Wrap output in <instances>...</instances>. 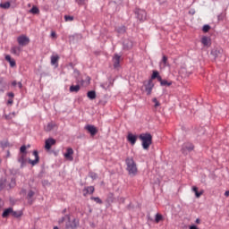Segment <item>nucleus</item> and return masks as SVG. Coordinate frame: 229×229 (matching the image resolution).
Instances as JSON below:
<instances>
[{"instance_id":"obj_1","label":"nucleus","mask_w":229,"mask_h":229,"mask_svg":"<svg viewBox=\"0 0 229 229\" xmlns=\"http://www.w3.org/2000/svg\"><path fill=\"white\" fill-rule=\"evenodd\" d=\"M125 164L127 166V171L130 176H136L137 173H139V170L137 168V163H135V160H133V157H127L125 159Z\"/></svg>"},{"instance_id":"obj_2","label":"nucleus","mask_w":229,"mask_h":229,"mask_svg":"<svg viewBox=\"0 0 229 229\" xmlns=\"http://www.w3.org/2000/svg\"><path fill=\"white\" fill-rule=\"evenodd\" d=\"M139 139L141 140L143 149H149V146L153 144V136L151 133H141L140 134Z\"/></svg>"},{"instance_id":"obj_3","label":"nucleus","mask_w":229,"mask_h":229,"mask_svg":"<svg viewBox=\"0 0 229 229\" xmlns=\"http://www.w3.org/2000/svg\"><path fill=\"white\" fill-rule=\"evenodd\" d=\"M65 217L68 219V221L65 224V229H74V228H78V225H80V222L76 219H73L71 222V216L66 215Z\"/></svg>"},{"instance_id":"obj_4","label":"nucleus","mask_w":229,"mask_h":229,"mask_svg":"<svg viewBox=\"0 0 229 229\" xmlns=\"http://www.w3.org/2000/svg\"><path fill=\"white\" fill-rule=\"evenodd\" d=\"M17 42L21 47H24L30 44V38L26 35H21L17 38Z\"/></svg>"},{"instance_id":"obj_5","label":"nucleus","mask_w":229,"mask_h":229,"mask_svg":"<svg viewBox=\"0 0 229 229\" xmlns=\"http://www.w3.org/2000/svg\"><path fill=\"white\" fill-rule=\"evenodd\" d=\"M55 144H56V140H55L53 138H49V139L46 140L45 149L49 151V149H51L52 146H55Z\"/></svg>"},{"instance_id":"obj_6","label":"nucleus","mask_w":229,"mask_h":229,"mask_svg":"<svg viewBox=\"0 0 229 229\" xmlns=\"http://www.w3.org/2000/svg\"><path fill=\"white\" fill-rule=\"evenodd\" d=\"M136 14H137V18L139 19V21H146V17H147L146 11H144L142 9H137Z\"/></svg>"},{"instance_id":"obj_7","label":"nucleus","mask_w":229,"mask_h":229,"mask_svg":"<svg viewBox=\"0 0 229 229\" xmlns=\"http://www.w3.org/2000/svg\"><path fill=\"white\" fill-rule=\"evenodd\" d=\"M33 156L35 157L34 160L29 159L28 162L32 166L37 165L38 162H40V157H38V152L37 150L33 151Z\"/></svg>"},{"instance_id":"obj_8","label":"nucleus","mask_w":229,"mask_h":229,"mask_svg":"<svg viewBox=\"0 0 229 229\" xmlns=\"http://www.w3.org/2000/svg\"><path fill=\"white\" fill-rule=\"evenodd\" d=\"M154 87H155V84H153V81L149 80L148 81V83L145 85V90H146L148 96L151 95V92H152Z\"/></svg>"},{"instance_id":"obj_9","label":"nucleus","mask_w":229,"mask_h":229,"mask_svg":"<svg viewBox=\"0 0 229 229\" xmlns=\"http://www.w3.org/2000/svg\"><path fill=\"white\" fill-rule=\"evenodd\" d=\"M22 52L21 47L19 46H13L11 47V53L12 55H15L16 56H20L21 53Z\"/></svg>"},{"instance_id":"obj_10","label":"nucleus","mask_w":229,"mask_h":229,"mask_svg":"<svg viewBox=\"0 0 229 229\" xmlns=\"http://www.w3.org/2000/svg\"><path fill=\"white\" fill-rule=\"evenodd\" d=\"M85 130H87V131H89L92 137L98 133V129L94 125H86Z\"/></svg>"},{"instance_id":"obj_11","label":"nucleus","mask_w":229,"mask_h":229,"mask_svg":"<svg viewBox=\"0 0 229 229\" xmlns=\"http://www.w3.org/2000/svg\"><path fill=\"white\" fill-rule=\"evenodd\" d=\"M127 140L131 144V146H135V143L137 142V135L129 132L127 135Z\"/></svg>"},{"instance_id":"obj_12","label":"nucleus","mask_w":229,"mask_h":229,"mask_svg":"<svg viewBox=\"0 0 229 229\" xmlns=\"http://www.w3.org/2000/svg\"><path fill=\"white\" fill-rule=\"evenodd\" d=\"M18 162L21 164V167H25L26 164L28 163V159H26V154L20 155Z\"/></svg>"},{"instance_id":"obj_13","label":"nucleus","mask_w":229,"mask_h":229,"mask_svg":"<svg viewBox=\"0 0 229 229\" xmlns=\"http://www.w3.org/2000/svg\"><path fill=\"white\" fill-rule=\"evenodd\" d=\"M113 64L114 69H117V67H119V64H121V55L115 54L113 57Z\"/></svg>"},{"instance_id":"obj_14","label":"nucleus","mask_w":229,"mask_h":229,"mask_svg":"<svg viewBox=\"0 0 229 229\" xmlns=\"http://www.w3.org/2000/svg\"><path fill=\"white\" fill-rule=\"evenodd\" d=\"M201 44H203L206 47H210V45L212 44L210 38L203 36L201 38Z\"/></svg>"},{"instance_id":"obj_15","label":"nucleus","mask_w":229,"mask_h":229,"mask_svg":"<svg viewBox=\"0 0 229 229\" xmlns=\"http://www.w3.org/2000/svg\"><path fill=\"white\" fill-rule=\"evenodd\" d=\"M72 155H74V150H72V148H68L66 153L64 154V157L67 158V160H73Z\"/></svg>"},{"instance_id":"obj_16","label":"nucleus","mask_w":229,"mask_h":229,"mask_svg":"<svg viewBox=\"0 0 229 229\" xmlns=\"http://www.w3.org/2000/svg\"><path fill=\"white\" fill-rule=\"evenodd\" d=\"M94 186H88L83 189V196H87L88 194H94Z\"/></svg>"},{"instance_id":"obj_17","label":"nucleus","mask_w":229,"mask_h":229,"mask_svg":"<svg viewBox=\"0 0 229 229\" xmlns=\"http://www.w3.org/2000/svg\"><path fill=\"white\" fill-rule=\"evenodd\" d=\"M5 60L10 64L11 67H15V65H17L15 59L12 58V55H5Z\"/></svg>"},{"instance_id":"obj_18","label":"nucleus","mask_w":229,"mask_h":229,"mask_svg":"<svg viewBox=\"0 0 229 229\" xmlns=\"http://www.w3.org/2000/svg\"><path fill=\"white\" fill-rule=\"evenodd\" d=\"M159 83L161 87H171V85H173L172 81H167L166 80H163L162 78H159Z\"/></svg>"},{"instance_id":"obj_19","label":"nucleus","mask_w":229,"mask_h":229,"mask_svg":"<svg viewBox=\"0 0 229 229\" xmlns=\"http://www.w3.org/2000/svg\"><path fill=\"white\" fill-rule=\"evenodd\" d=\"M192 149H194V145L191 144V143H186L183 145L182 147V151L183 153L185 152V150L187 151H192Z\"/></svg>"},{"instance_id":"obj_20","label":"nucleus","mask_w":229,"mask_h":229,"mask_svg":"<svg viewBox=\"0 0 229 229\" xmlns=\"http://www.w3.org/2000/svg\"><path fill=\"white\" fill-rule=\"evenodd\" d=\"M6 89V81H4V78H0V91L4 92V89Z\"/></svg>"},{"instance_id":"obj_21","label":"nucleus","mask_w":229,"mask_h":229,"mask_svg":"<svg viewBox=\"0 0 229 229\" xmlns=\"http://www.w3.org/2000/svg\"><path fill=\"white\" fill-rule=\"evenodd\" d=\"M160 78H162V76H160V73H158V72L157 71H154L150 80H157V81H160Z\"/></svg>"},{"instance_id":"obj_22","label":"nucleus","mask_w":229,"mask_h":229,"mask_svg":"<svg viewBox=\"0 0 229 229\" xmlns=\"http://www.w3.org/2000/svg\"><path fill=\"white\" fill-rule=\"evenodd\" d=\"M56 126V123L51 122L45 126V131H51Z\"/></svg>"},{"instance_id":"obj_23","label":"nucleus","mask_w":229,"mask_h":229,"mask_svg":"<svg viewBox=\"0 0 229 229\" xmlns=\"http://www.w3.org/2000/svg\"><path fill=\"white\" fill-rule=\"evenodd\" d=\"M161 67L165 68L169 66V63L167 62V57L165 55H163L162 61L160 63Z\"/></svg>"},{"instance_id":"obj_24","label":"nucleus","mask_w":229,"mask_h":229,"mask_svg":"<svg viewBox=\"0 0 229 229\" xmlns=\"http://www.w3.org/2000/svg\"><path fill=\"white\" fill-rule=\"evenodd\" d=\"M12 212H13V209L12 208L5 209L2 214V217H8V216H10Z\"/></svg>"},{"instance_id":"obj_25","label":"nucleus","mask_w":229,"mask_h":229,"mask_svg":"<svg viewBox=\"0 0 229 229\" xmlns=\"http://www.w3.org/2000/svg\"><path fill=\"white\" fill-rule=\"evenodd\" d=\"M192 191H193V192H195L196 198H199L204 192L203 191H198V187H196V186L192 187Z\"/></svg>"},{"instance_id":"obj_26","label":"nucleus","mask_w":229,"mask_h":229,"mask_svg":"<svg viewBox=\"0 0 229 229\" xmlns=\"http://www.w3.org/2000/svg\"><path fill=\"white\" fill-rule=\"evenodd\" d=\"M58 60H60V56H58V55H52L51 56V64H52V65H55V64H58Z\"/></svg>"},{"instance_id":"obj_27","label":"nucleus","mask_w":229,"mask_h":229,"mask_svg":"<svg viewBox=\"0 0 229 229\" xmlns=\"http://www.w3.org/2000/svg\"><path fill=\"white\" fill-rule=\"evenodd\" d=\"M87 96L89 99H91V100L96 99V91L94 90L88 91Z\"/></svg>"},{"instance_id":"obj_28","label":"nucleus","mask_w":229,"mask_h":229,"mask_svg":"<svg viewBox=\"0 0 229 229\" xmlns=\"http://www.w3.org/2000/svg\"><path fill=\"white\" fill-rule=\"evenodd\" d=\"M80 89H81V87H80V85H72L71 87H70V92H80Z\"/></svg>"},{"instance_id":"obj_29","label":"nucleus","mask_w":229,"mask_h":229,"mask_svg":"<svg viewBox=\"0 0 229 229\" xmlns=\"http://www.w3.org/2000/svg\"><path fill=\"white\" fill-rule=\"evenodd\" d=\"M10 6H11L10 2H5V3L0 4V8H3L4 10H8V8H10Z\"/></svg>"},{"instance_id":"obj_30","label":"nucleus","mask_w":229,"mask_h":229,"mask_svg":"<svg viewBox=\"0 0 229 229\" xmlns=\"http://www.w3.org/2000/svg\"><path fill=\"white\" fill-rule=\"evenodd\" d=\"M6 187V180L5 179H1L0 180V191H3Z\"/></svg>"},{"instance_id":"obj_31","label":"nucleus","mask_w":229,"mask_h":229,"mask_svg":"<svg viewBox=\"0 0 229 229\" xmlns=\"http://www.w3.org/2000/svg\"><path fill=\"white\" fill-rule=\"evenodd\" d=\"M91 199L93 201H96V203H98L99 205H101L103 203V200H101V199H99V197H91Z\"/></svg>"},{"instance_id":"obj_32","label":"nucleus","mask_w":229,"mask_h":229,"mask_svg":"<svg viewBox=\"0 0 229 229\" xmlns=\"http://www.w3.org/2000/svg\"><path fill=\"white\" fill-rule=\"evenodd\" d=\"M38 12H40L37 6H33L30 10V13H38Z\"/></svg>"},{"instance_id":"obj_33","label":"nucleus","mask_w":229,"mask_h":229,"mask_svg":"<svg viewBox=\"0 0 229 229\" xmlns=\"http://www.w3.org/2000/svg\"><path fill=\"white\" fill-rule=\"evenodd\" d=\"M162 218H163L162 215L157 214L155 218L156 223H160V221H162Z\"/></svg>"},{"instance_id":"obj_34","label":"nucleus","mask_w":229,"mask_h":229,"mask_svg":"<svg viewBox=\"0 0 229 229\" xmlns=\"http://www.w3.org/2000/svg\"><path fill=\"white\" fill-rule=\"evenodd\" d=\"M210 30V26L209 25H204L202 28V31H204V33H207Z\"/></svg>"},{"instance_id":"obj_35","label":"nucleus","mask_w":229,"mask_h":229,"mask_svg":"<svg viewBox=\"0 0 229 229\" xmlns=\"http://www.w3.org/2000/svg\"><path fill=\"white\" fill-rule=\"evenodd\" d=\"M12 214L14 217H21L22 216L21 212H17V211H13Z\"/></svg>"},{"instance_id":"obj_36","label":"nucleus","mask_w":229,"mask_h":229,"mask_svg":"<svg viewBox=\"0 0 229 229\" xmlns=\"http://www.w3.org/2000/svg\"><path fill=\"white\" fill-rule=\"evenodd\" d=\"M64 21L67 22L69 21H74V17L72 16H69V15H65L64 16Z\"/></svg>"},{"instance_id":"obj_37","label":"nucleus","mask_w":229,"mask_h":229,"mask_svg":"<svg viewBox=\"0 0 229 229\" xmlns=\"http://www.w3.org/2000/svg\"><path fill=\"white\" fill-rule=\"evenodd\" d=\"M20 151L21 153H22V155H26V146L25 145L21 146L20 148Z\"/></svg>"},{"instance_id":"obj_38","label":"nucleus","mask_w":229,"mask_h":229,"mask_svg":"<svg viewBox=\"0 0 229 229\" xmlns=\"http://www.w3.org/2000/svg\"><path fill=\"white\" fill-rule=\"evenodd\" d=\"M153 103H155V108H157V106H160V102H158L157 98H153Z\"/></svg>"},{"instance_id":"obj_39","label":"nucleus","mask_w":229,"mask_h":229,"mask_svg":"<svg viewBox=\"0 0 229 229\" xmlns=\"http://www.w3.org/2000/svg\"><path fill=\"white\" fill-rule=\"evenodd\" d=\"M118 33H124V31H126V28L124 27H121L117 30Z\"/></svg>"},{"instance_id":"obj_40","label":"nucleus","mask_w":229,"mask_h":229,"mask_svg":"<svg viewBox=\"0 0 229 229\" xmlns=\"http://www.w3.org/2000/svg\"><path fill=\"white\" fill-rule=\"evenodd\" d=\"M33 196H35V191H30L28 193V198H32Z\"/></svg>"},{"instance_id":"obj_41","label":"nucleus","mask_w":229,"mask_h":229,"mask_svg":"<svg viewBox=\"0 0 229 229\" xmlns=\"http://www.w3.org/2000/svg\"><path fill=\"white\" fill-rule=\"evenodd\" d=\"M78 4H83L85 0H75Z\"/></svg>"},{"instance_id":"obj_42","label":"nucleus","mask_w":229,"mask_h":229,"mask_svg":"<svg viewBox=\"0 0 229 229\" xmlns=\"http://www.w3.org/2000/svg\"><path fill=\"white\" fill-rule=\"evenodd\" d=\"M64 221H65V217H61V218L58 220L59 225H62V224L64 223Z\"/></svg>"},{"instance_id":"obj_43","label":"nucleus","mask_w":229,"mask_h":229,"mask_svg":"<svg viewBox=\"0 0 229 229\" xmlns=\"http://www.w3.org/2000/svg\"><path fill=\"white\" fill-rule=\"evenodd\" d=\"M90 178H92L93 180H96V178H98V174H90Z\"/></svg>"},{"instance_id":"obj_44","label":"nucleus","mask_w":229,"mask_h":229,"mask_svg":"<svg viewBox=\"0 0 229 229\" xmlns=\"http://www.w3.org/2000/svg\"><path fill=\"white\" fill-rule=\"evenodd\" d=\"M51 37H52V38H56V32L52 31L51 32Z\"/></svg>"},{"instance_id":"obj_45","label":"nucleus","mask_w":229,"mask_h":229,"mask_svg":"<svg viewBox=\"0 0 229 229\" xmlns=\"http://www.w3.org/2000/svg\"><path fill=\"white\" fill-rule=\"evenodd\" d=\"M7 96H8L9 98H14V97H15V95L13 94V92H9V93H7Z\"/></svg>"},{"instance_id":"obj_46","label":"nucleus","mask_w":229,"mask_h":229,"mask_svg":"<svg viewBox=\"0 0 229 229\" xmlns=\"http://www.w3.org/2000/svg\"><path fill=\"white\" fill-rule=\"evenodd\" d=\"M7 105H13V99H9L8 101H7Z\"/></svg>"},{"instance_id":"obj_47","label":"nucleus","mask_w":229,"mask_h":229,"mask_svg":"<svg viewBox=\"0 0 229 229\" xmlns=\"http://www.w3.org/2000/svg\"><path fill=\"white\" fill-rule=\"evenodd\" d=\"M17 81H13V82H12V86L13 87H17Z\"/></svg>"},{"instance_id":"obj_48","label":"nucleus","mask_w":229,"mask_h":229,"mask_svg":"<svg viewBox=\"0 0 229 229\" xmlns=\"http://www.w3.org/2000/svg\"><path fill=\"white\" fill-rule=\"evenodd\" d=\"M17 85H18L19 89H22V82H18Z\"/></svg>"},{"instance_id":"obj_49","label":"nucleus","mask_w":229,"mask_h":229,"mask_svg":"<svg viewBox=\"0 0 229 229\" xmlns=\"http://www.w3.org/2000/svg\"><path fill=\"white\" fill-rule=\"evenodd\" d=\"M190 229H198V226H196V225H191V226H190Z\"/></svg>"},{"instance_id":"obj_50","label":"nucleus","mask_w":229,"mask_h":229,"mask_svg":"<svg viewBox=\"0 0 229 229\" xmlns=\"http://www.w3.org/2000/svg\"><path fill=\"white\" fill-rule=\"evenodd\" d=\"M225 196H226V197L229 196V191H226L225 192Z\"/></svg>"},{"instance_id":"obj_51","label":"nucleus","mask_w":229,"mask_h":229,"mask_svg":"<svg viewBox=\"0 0 229 229\" xmlns=\"http://www.w3.org/2000/svg\"><path fill=\"white\" fill-rule=\"evenodd\" d=\"M218 21H223V17H221V15L218 16Z\"/></svg>"},{"instance_id":"obj_52","label":"nucleus","mask_w":229,"mask_h":229,"mask_svg":"<svg viewBox=\"0 0 229 229\" xmlns=\"http://www.w3.org/2000/svg\"><path fill=\"white\" fill-rule=\"evenodd\" d=\"M65 212H67V209L63 210V214H65Z\"/></svg>"},{"instance_id":"obj_53","label":"nucleus","mask_w":229,"mask_h":229,"mask_svg":"<svg viewBox=\"0 0 229 229\" xmlns=\"http://www.w3.org/2000/svg\"><path fill=\"white\" fill-rule=\"evenodd\" d=\"M7 157H10V151H7Z\"/></svg>"},{"instance_id":"obj_54","label":"nucleus","mask_w":229,"mask_h":229,"mask_svg":"<svg viewBox=\"0 0 229 229\" xmlns=\"http://www.w3.org/2000/svg\"><path fill=\"white\" fill-rule=\"evenodd\" d=\"M196 223H199V219H197V220H196Z\"/></svg>"},{"instance_id":"obj_55","label":"nucleus","mask_w":229,"mask_h":229,"mask_svg":"<svg viewBox=\"0 0 229 229\" xmlns=\"http://www.w3.org/2000/svg\"><path fill=\"white\" fill-rule=\"evenodd\" d=\"M54 229H58V226H55Z\"/></svg>"}]
</instances>
